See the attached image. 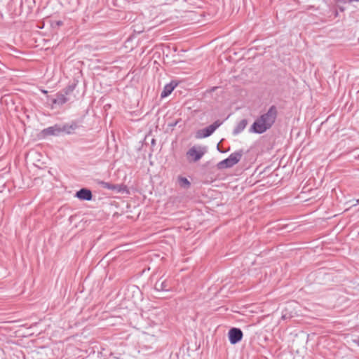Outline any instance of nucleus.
<instances>
[{"instance_id":"obj_1","label":"nucleus","mask_w":359,"mask_h":359,"mask_svg":"<svg viewBox=\"0 0 359 359\" xmlns=\"http://www.w3.org/2000/svg\"><path fill=\"white\" fill-rule=\"evenodd\" d=\"M278 116V109L271 105L269 109L262 114L250 126L249 131L256 134H262L269 130L275 123Z\"/></svg>"},{"instance_id":"obj_2","label":"nucleus","mask_w":359,"mask_h":359,"mask_svg":"<svg viewBox=\"0 0 359 359\" xmlns=\"http://www.w3.org/2000/svg\"><path fill=\"white\" fill-rule=\"evenodd\" d=\"M243 152L242 150L237 151L231 154L228 158L221 161L217 163V168L219 170H223L232 168L234 165L241 161L243 156Z\"/></svg>"},{"instance_id":"obj_8","label":"nucleus","mask_w":359,"mask_h":359,"mask_svg":"<svg viewBox=\"0 0 359 359\" xmlns=\"http://www.w3.org/2000/svg\"><path fill=\"white\" fill-rule=\"evenodd\" d=\"M41 135L43 137L48 136H59L62 134L60 124H55L53 126L48 127L41 130Z\"/></svg>"},{"instance_id":"obj_9","label":"nucleus","mask_w":359,"mask_h":359,"mask_svg":"<svg viewBox=\"0 0 359 359\" xmlns=\"http://www.w3.org/2000/svg\"><path fill=\"white\" fill-rule=\"evenodd\" d=\"M47 98L48 100L50 101L52 104V108L55 104L61 106L69 100V98L65 95V94H63L61 91L56 93L55 98H51L49 96H48Z\"/></svg>"},{"instance_id":"obj_17","label":"nucleus","mask_w":359,"mask_h":359,"mask_svg":"<svg viewBox=\"0 0 359 359\" xmlns=\"http://www.w3.org/2000/svg\"><path fill=\"white\" fill-rule=\"evenodd\" d=\"M359 0H335V2L337 3H344L346 4L347 2L351 3V2H358Z\"/></svg>"},{"instance_id":"obj_18","label":"nucleus","mask_w":359,"mask_h":359,"mask_svg":"<svg viewBox=\"0 0 359 359\" xmlns=\"http://www.w3.org/2000/svg\"><path fill=\"white\" fill-rule=\"evenodd\" d=\"M54 24L55 25V26L60 27L63 25V22L61 20H57L53 22L52 25L54 26Z\"/></svg>"},{"instance_id":"obj_7","label":"nucleus","mask_w":359,"mask_h":359,"mask_svg":"<svg viewBox=\"0 0 359 359\" xmlns=\"http://www.w3.org/2000/svg\"><path fill=\"white\" fill-rule=\"evenodd\" d=\"M243 337V333L240 328L232 327L229 330L228 337L231 344H236L240 342Z\"/></svg>"},{"instance_id":"obj_22","label":"nucleus","mask_w":359,"mask_h":359,"mask_svg":"<svg viewBox=\"0 0 359 359\" xmlns=\"http://www.w3.org/2000/svg\"><path fill=\"white\" fill-rule=\"evenodd\" d=\"M217 149H218V150H219L221 153H223V152H224L223 151H222V150H220V149H219V146H217Z\"/></svg>"},{"instance_id":"obj_4","label":"nucleus","mask_w":359,"mask_h":359,"mask_svg":"<svg viewBox=\"0 0 359 359\" xmlns=\"http://www.w3.org/2000/svg\"><path fill=\"white\" fill-rule=\"evenodd\" d=\"M158 341V337L154 334L144 333L141 340V344L145 349H153L155 348Z\"/></svg>"},{"instance_id":"obj_23","label":"nucleus","mask_w":359,"mask_h":359,"mask_svg":"<svg viewBox=\"0 0 359 359\" xmlns=\"http://www.w3.org/2000/svg\"><path fill=\"white\" fill-rule=\"evenodd\" d=\"M339 9H340L341 11H344V8H342V7L339 8Z\"/></svg>"},{"instance_id":"obj_13","label":"nucleus","mask_w":359,"mask_h":359,"mask_svg":"<svg viewBox=\"0 0 359 359\" xmlns=\"http://www.w3.org/2000/svg\"><path fill=\"white\" fill-rule=\"evenodd\" d=\"M176 86L177 83H174L173 81L166 84L161 93V97L162 98L168 97L169 95L171 94V93Z\"/></svg>"},{"instance_id":"obj_19","label":"nucleus","mask_w":359,"mask_h":359,"mask_svg":"<svg viewBox=\"0 0 359 359\" xmlns=\"http://www.w3.org/2000/svg\"><path fill=\"white\" fill-rule=\"evenodd\" d=\"M333 13H334V17H337L338 16V11H337V10L335 9Z\"/></svg>"},{"instance_id":"obj_6","label":"nucleus","mask_w":359,"mask_h":359,"mask_svg":"<svg viewBox=\"0 0 359 359\" xmlns=\"http://www.w3.org/2000/svg\"><path fill=\"white\" fill-rule=\"evenodd\" d=\"M172 280L168 278H160L154 285V289L158 292H168L172 290Z\"/></svg>"},{"instance_id":"obj_10","label":"nucleus","mask_w":359,"mask_h":359,"mask_svg":"<svg viewBox=\"0 0 359 359\" xmlns=\"http://www.w3.org/2000/svg\"><path fill=\"white\" fill-rule=\"evenodd\" d=\"M79 126L77 122L72 121L70 123H65L63 125H60V129L62 130V133H65L67 135H70L74 133V130L79 128Z\"/></svg>"},{"instance_id":"obj_16","label":"nucleus","mask_w":359,"mask_h":359,"mask_svg":"<svg viewBox=\"0 0 359 359\" xmlns=\"http://www.w3.org/2000/svg\"><path fill=\"white\" fill-rule=\"evenodd\" d=\"M76 88V84L68 85L66 88H65L61 92L67 97L68 95L72 93Z\"/></svg>"},{"instance_id":"obj_21","label":"nucleus","mask_w":359,"mask_h":359,"mask_svg":"<svg viewBox=\"0 0 359 359\" xmlns=\"http://www.w3.org/2000/svg\"><path fill=\"white\" fill-rule=\"evenodd\" d=\"M358 204H359V199H357L356 200V203L355 204H353V206H355L357 205Z\"/></svg>"},{"instance_id":"obj_12","label":"nucleus","mask_w":359,"mask_h":359,"mask_svg":"<svg viewBox=\"0 0 359 359\" xmlns=\"http://www.w3.org/2000/svg\"><path fill=\"white\" fill-rule=\"evenodd\" d=\"M205 154V151L201 149L197 150L195 147L190 148L187 152V155L188 156H191L193 158V161L196 162L199 161Z\"/></svg>"},{"instance_id":"obj_15","label":"nucleus","mask_w":359,"mask_h":359,"mask_svg":"<svg viewBox=\"0 0 359 359\" xmlns=\"http://www.w3.org/2000/svg\"><path fill=\"white\" fill-rule=\"evenodd\" d=\"M177 182L180 187L185 189H189L191 186V183L188 179L182 176L178 177Z\"/></svg>"},{"instance_id":"obj_5","label":"nucleus","mask_w":359,"mask_h":359,"mask_svg":"<svg viewBox=\"0 0 359 359\" xmlns=\"http://www.w3.org/2000/svg\"><path fill=\"white\" fill-rule=\"evenodd\" d=\"M96 182L102 188L114 191L117 193H123L127 190L126 186L123 184H115L99 180H97Z\"/></svg>"},{"instance_id":"obj_3","label":"nucleus","mask_w":359,"mask_h":359,"mask_svg":"<svg viewBox=\"0 0 359 359\" xmlns=\"http://www.w3.org/2000/svg\"><path fill=\"white\" fill-rule=\"evenodd\" d=\"M222 122L219 120L215 121L212 124L199 130L197 133V137L205 138L210 136L215 130L222 125Z\"/></svg>"},{"instance_id":"obj_14","label":"nucleus","mask_w":359,"mask_h":359,"mask_svg":"<svg viewBox=\"0 0 359 359\" xmlns=\"http://www.w3.org/2000/svg\"><path fill=\"white\" fill-rule=\"evenodd\" d=\"M248 125L247 119H242L233 130L232 134L236 136L240 134L246 128Z\"/></svg>"},{"instance_id":"obj_20","label":"nucleus","mask_w":359,"mask_h":359,"mask_svg":"<svg viewBox=\"0 0 359 359\" xmlns=\"http://www.w3.org/2000/svg\"><path fill=\"white\" fill-rule=\"evenodd\" d=\"M41 92L43 93V94H48V91L46 90H41Z\"/></svg>"},{"instance_id":"obj_11","label":"nucleus","mask_w":359,"mask_h":359,"mask_svg":"<svg viewBox=\"0 0 359 359\" xmlns=\"http://www.w3.org/2000/svg\"><path fill=\"white\" fill-rule=\"evenodd\" d=\"M76 196L82 201H91L93 194L90 189L82 188L76 193Z\"/></svg>"}]
</instances>
